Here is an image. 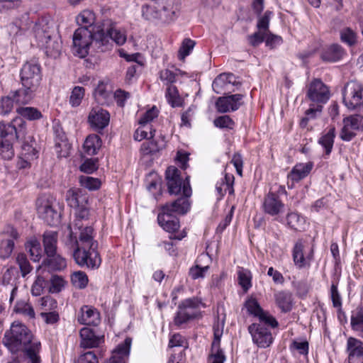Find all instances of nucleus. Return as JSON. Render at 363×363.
Returning <instances> with one entry per match:
<instances>
[{"label":"nucleus","mask_w":363,"mask_h":363,"mask_svg":"<svg viewBox=\"0 0 363 363\" xmlns=\"http://www.w3.org/2000/svg\"><path fill=\"white\" fill-rule=\"evenodd\" d=\"M175 0H169V4L164 6L162 10H157L155 6L144 5L142 9L143 16L147 20L158 19L164 23H169L172 21L176 13L178 11V6H174L171 4Z\"/></svg>","instance_id":"14"},{"label":"nucleus","mask_w":363,"mask_h":363,"mask_svg":"<svg viewBox=\"0 0 363 363\" xmlns=\"http://www.w3.org/2000/svg\"><path fill=\"white\" fill-rule=\"evenodd\" d=\"M184 196L178 198L172 203H167L161 206V211L167 213V216H171L173 213L179 214H185L190 208L189 197L191 195V189L190 185L184 184L183 186Z\"/></svg>","instance_id":"15"},{"label":"nucleus","mask_w":363,"mask_h":363,"mask_svg":"<svg viewBox=\"0 0 363 363\" xmlns=\"http://www.w3.org/2000/svg\"><path fill=\"white\" fill-rule=\"evenodd\" d=\"M363 128L362 115H350L343 119V126L340 138L343 141L349 142L356 136V130Z\"/></svg>","instance_id":"16"},{"label":"nucleus","mask_w":363,"mask_h":363,"mask_svg":"<svg viewBox=\"0 0 363 363\" xmlns=\"http://www.w3.org/2000/svg\"><path fill=\"white\" fill-rule=\"evenodd\" d=\"M351 328L363 338V306H359L351 313Z\"/></svg>","instance_id":"37"},{"label":"nucleus","mask_w":363,"mask_h":363,"mask_svg":"<svg viewBox=\"0 0 363 363\" xmlns=\"http://www.w3.org/2000/svg\"><path fill=\"white\" fill-rule=\"evenodd\" d=\"M98 246H77L68 247L72 250V257L76 264L81 267L97 269L101 264V257L97 251Z\"/></svg>","instance_id":"10"},{"label":"nucleus","mask_w":363,"mask_h":363,"mask_svg":"<svg viewBox=\"0 0 363 363\" xmlns=\"http://www.w3.org/2000/svg\"><path fill=\"white\" fill-rule=\"evenodd\" d=\"M238 282L245 291H247L252 286V274L250 270L240 268L238 272Z\"/></svg>","instance_id":"49"},{"label":"nucleus","mask_w":363,"mask_h":363,"mask_svg":"<svg viewBox=\"0 0 363 363\" xmlns=\"http://www.w3.org/2000/svg\"><path fill=\"white\" fill-rule=\"evenodd\" d=\"M201 301L196 297L186 298L178 306L174 318V323L177 327H182L201 315Z\"/></svg>","instance_id":"8"},{"label":"nucleus","mask_w":363,"mask_h":363,"mask_svg":"<svg viewBox=\"0 0 363 363\" xmlns=\"http://www.w3.org/2000/svg\"><path fill=\"white\" fill-rule=\"evenodd\" d=\"M15 96L16 92L13 94V98L8 96L1 99L2 113H11L14 107L17 113H40V111L35 108L22 106L21 104H26V103L18 101Z\"/></svg>","instance_id":"23"},{"label":"nucleus","mask_w":363,"mask_h":363,"mask_svg":"<svg viewBox=\"0 0 363 363\" xmlns=\"http://www.w3.org/2000/svg\"><path fill=\"white\" fill-rule=\"evenodd\" d=\"M343 102L350 111H363V86L357 81L347 82L343 90Z\"/></svg>","instance_id":"13"},{"label":"nucleus","mask_w":363,"mask_h":363,"mask_svg":"<svg viewBox=\"0 0 363 363\" xmlns=\"http://www.w3.org/2000/svg\"><path fill=\"white\" fill-rule=\"evenodd\" d=\"M196 45V42L190 38H184L179 50L178 57L180 60L184 61Z\"/></svg>","instance_id":"52"},{"label":"nucleus","mask_w":363,"mask_h":363,"mask_svg":"<svg viewBox=\"0 0 363 363\" xmlns=\"http://www.w3.org/2000/svg\"><path fill=\"white\" fill-rule=\"evenodd\" d=\"M220 336L219 332L215 330L214 340L211 346V354L208 357L209 363H223L225 360V356L220 348Z\"/></svg>","instance_id":"36"},{"label":"nucleus","mask_w":363,"mask_h":363,"mask_svg":"<svg viewBox=\"0 0 363 363\" xmlns=\"http://www.w3.org/2000/svg\"><path fill=\"white\" fill-rule=\"evenodd\" d=\"M18 140H22L21 155L26 160H33L38 157V151L34 147L35 140L31 135H26L24 130V135L21 136Z\"/></svg>","instance_id":"31"},{"label":"nucleus","mask_w":363,"mask_h":363,"mask_svg":"<svg viewBox=\"0 0 363 363\" xmlns=\"http://www.w3.org/2000/svg\"><path fill=\"white\" fill-rule=\"evenodd\" d=\"M85 89L82 86H74L71 92L69 104L72 106H78L84 96Z\"/></svg>","instance_id":"55"},{"label":"nucleus","mask_w":363,"mask_h":363,"mask_svg":"<svg viewBox=\"0 0 363 363\" xmlns=\"http://www.w3.org/2000/svg\"><path fill=\"white\" fill-rule=\"evenodd\" d=\"M335 138V127H331L327 133L324 134L320 138L318 143L325 149L326 155H329L331 152L334 144Z\"/></svg>","instance_id":"47"},{"label":"nucleus","mask_w":363,"mask_h":363,"mask_svg":"<svg viewBox=\"0 0 363 363\" xmlns=\"http://www.w3.org/2000/svg\"><path fill=\"white\" fill-rule=\"evenodd\" d=\"M259 320V323L262 325H267L273 328L278 327L279 323L276 318L269 314L268 312L264 311V310L262 313L257 316Z\"/></svg>","instance_id":"59"},{"label":"nucleus","mask_w":363,"mask_h":363,"mask_svg":"<svg viewBox=\"0 0 363 363\" xmlns=\"http://www.w3.org/2000/svg\"><path fill=\"white\" fill-rule=\"evenodd\" d=\"M65 197L68 206L77 210L75 219H89V196L84 191L78 188H72L67 191Z\"/></svg>","instance_id":"12"},{"label":"nucleus","mask_w":363,"mask_h":363,"mask_svg":"<svg viewBox=\"0 0 363 363\" xmlns=\"http://www.w3.org/2000/svg\"><path fill=\"white\" fill-rule=\"evenodd\" d=\"M33 31L38 45L45 50L48 56L55 59L60 55L62 41L57 37L52 38L50 27L45 20L36 23Z\"/></svg>","instance_id":"5"},{"label":"nucleus","mask_w":363,"mask_h":363,"mask_svg":"<svg viewBox=\"0 0 363 363\" xmlns=\"http://www.w3.org/2000/svg\"><path fill=\"white\" fill-rule=\"evenodd\" d=\"M42 265L48 268L49 271H62L67 267L66 259L57 252L46 255V258L43 261Z\"/></svg>","instance_id":"30"},{"label":"nucleus","mask_w":363,"mask_h":363,"mask_svg":"<svg viewBox=\"0 0 363 363\" xmlns=\"http://www.w3.org/2000/svg\"><path fill=\"white\" fill-rule=\"evenodd\" d=\"M13 311L16 313L21 314L29 319H34L35 318V313L33 307L29 302L26 301L21 300L17 301Z\"/></svg>","instance_id":"44"},{"label":"nucleus","mask_w":363,"mask_h":363,"mask_svg":"<svg viewBox=\"0 0 363 363\" xmlns=\"http://www.w3.org/2000/svg\"><path fill=\"white\" fill-rule=\"evenodd\" d=\"M236 79V77L232 73H222L213 80V89L218 94L233 92L235 89L233 86H239L241 84Z\"/></svg>","instance_id":"19"},{"label":"nucleus","mask_w":363,"mask_h":363,"mask_svg":"<svg viewBox=\"0 0 363 363\" xmlns=\"http://www.w3.org/2000/svg\"><path fill=\"white\" fill-rule=\"evenodd\" d=\"M77 321L82 325H97L100 323V313L96 308L84 305L79 311Z\"/></svg>","instance_id":"27"},{"label":"nucleus","mask_w":363,"mask_h":363,"mask_svg":"<svg viewBox=\"0 0 363 363\" xmlns=\"http://www.w3.org/2000/svg\"><path fill=\"white\" fill-rule=\"evenodd\" d=\"M65 284V280L60 276H52L50 279V286L49 291L51 293H59L64 288Z\"/></svg>","instance_id":"61"},{"label":"nucleus","mask_w":363,"mask_h":363,"mask_svg":"<svg viewBox=\"0 0 363 363\" xmlns=\"http://www.w3.org/2000/svg\"><path fill=\"white\" fill-rule=\"evenodd\" d=\"M162 146V144L152 138L144 142L141 145L140 150L143 155H154L160 152Z\"/></svg>","instance_id":"45"},{"label":"nucleus","mask_w":363,"mask_h":363,"mask_svg":"<svg viewBox=\"0 0 363 363\" xmlns=\"http://www.w3.org/2000/svg\"><path fill=\"white\" fill-rule=\"evenodd\" d=\"M26 249L28 251L30 258L34 262H38L42 257V248L40 242L33 238L26 244Z\"/></svg>","instance_id":"46"},{"label":"nucleus","mask_w":363,"mask_h":363,"mask_svg":"<svg viewBox=\"0 0 363 363\" xmlns=\"http://www.w3.org/2000/svg\"><path fill=\"white\" fill-rule=\"evenodd\" d=\"M276 305L281 312L287 313L292 309L293 298L290 292L286 291H279L274 294Z\"/></svg>","instance_id":"33"},{"label":"nucleus","mask_w":363,"mask_h":363,"mask_svg":"<svg viewBox=\"0 0 363 363\" xmlns=\"http://www.w3.org/2000/svg\"><path fill=\"white\" fill-rule=\"evenodd\" d=\"M101 144L102 142L99 135L95 134L89 135L84 143V151L89 155H96L101 148Z\"/></svg>","instance_id":"40"},{"label":"nucleus","mask_w":363,"mask_h":363,"mask_svg":"<svg viewBox=\"0 0 363 363\" xmlns=\"http://www.w3.org/2000/svg\"><path fill=\"white\" fill-rule=\"evenodd\" d=\"M313 167V163L311 162L296 164L287 175L289 188H292L294 183L299 182L306 178Z\"/></svg>","instance_id":"25"},{"label":"nucleus","mask_w":363,"mask_h":363,"mask_svg":"<svg viewBox=\"0 0 363 363\" xmlns=\"http://www.w3.org/2000/svg\"><path fill=\"white\" fill-rule=\"evenodd\" d=\"M23 116L34 121L40 118L42 115H21L9 123L0 122V155L4 160H9L13 157V141L24 135L25 120Z\"/></svg>","instance_id":"1"},{"label":"nucleus","mask_w":363,"mask_h":363,"mask_svg":"<svg viewBox=\"0 0 363 363\" xmlns=\"http://www.w3.org/2000/svg\"><path fill=\"white\" fill-rule=\"evenodd\" d=\"M126 41V35L121 30L111 26L106 29L97 28L94 35V47L98 52H104L111 49L113 43L123 45Z\"/></svg>","instance_id":"6"},{"label":"nucleus","mask_w":363,"mask_h":363,"mask_svg":"<svg viewBox=\"0 0 363 363\" xmlns=\"http://www.w3.org/2000/svg\"><path fill=\"white\" fill-rule=\"evenodd\" d=\"M42 79L40 67L35 63L26 62L21 71V81L24 89L16 91L18 101L28 103L31 99V93L40 85Z\"/></svg>","instance_id":"4"},{"label":"nucleus","mask_w":363,"mask_h":363,"mask_svg":"<svg viewBox=\"0 0 363 363\" xmlns=\"http://www.w3.org/2000/svg\"><path fill=\"white\" fill-rule=\"evenodd\" d=\"M242 98L243 95L239 94L220 96L216 102L217 111L220 113L235 111L242 105Z\"/></svg>","instance_id":"24"},{"label":"nucleus","mask_w":363,"mask_h":363,"mask_svg":"<svg viewBox=\"0 0 363 363\" xmlns=\"http://www.w3.org/2000/svg\"><path fill=\"white\" fill-rule=\"evenodd\" d=\"M131 339L126 338L112 352L111 357L105 363H125L130 353Z\"/></svg>","instance_id":"29"},{"label":"nucleus","mask_w":363,"mask_h":363,"mask_svg":"<svg viewBox=\"0 0 363 363\" xmlns=\"http://www.w3.org/2000/svg\"><path fill=\"white\" fill-rule=\"evenodd\" d=\"M110 115H89L88 122L91 128L99 133L105 128L110 122Z\"/></svg>","instance_id":"41"},{"label":"nucleus","mask_w":363,"mask_h":363,"mask_svg":"<svg viewBox=\"0 0 363 363\" xmlns=\"http://www.w3.org/2000/svg\"><path fill=\"white\" fill-rule=\"evenodd\" d=\"M284 208V204L276 194L269 192L264 197L263 209L266 213L272 216H277L283 212Z\"/></svg>","instance_id":"28"},{"label":"nucleus","mask_w":363,"mask_h":363,"mask_svg":"<svg viewBox=\"0 0 363 363\" xmlns=\"http://www.w3.org/2000/svg\"><path fill=\"white\" fill-rule=\"evenodd\" d=\"M245 307L249 313L257 317L263 311L255 298L248 299L245 302Z\"/></svg>","instance_id":"63"},{"label":"nucleus","mask_w":363,"mask_h":363,"mask_svg":"<svg viewBox=\"0 0 363 363\" xmlns=\"http://www.w3.org/2000/svg\"><path fill=\"white\" fill-rule=\"evenodd\" d=\"M304 245L301 239L298 240L293 248L292 256L293 260L296 267L299 269L304 267H310L311 262L314 257L313 247H311L306 256L303 254Z\"/></svg>","instance_id":"21"},{"label":"nucleus","mask_w":363,"mask_h":363,"mask_svg":"<svg viewBox=\"0 0 363 363\" xmlns=\"http://www.w3.org/2000/svg\"><path fill=\"white\" fill-rule=\"evenodd\" d=\"M41 345L35 344L26 350L25 355L28 359V363H41V359L39 355Z\"/></svg>","instance_id":"57"},{"label":"nucleus","mask_w":363,"mask_h":363,"mask_svg":"<svg viewBox=\"0 0 363 363\" xmlns=\"http://www.w3.org/2000/svg\"><path fill=\"white\" fill-rule=\"evenodd\" d=\"M48 284V281L43 277L38 275L31 287L32 294L35 296H40Z\"/></svg>","instance_id":"58"},{"label":"nucleus","mask_w":363,"mask_h":363,"mask_svg":"<svg viewBox=\"0 0 363 363\" xmlns=\"http://www.w3.org/2000/svg\"><path fill=\"white\" fill-rule=\"evenodd\" d=\"M96 30H91L86 26H81L77 28L73 35V53L81 57H85L89 54V49L91 45L94 48V35Z\"/></svg>","instance_id":"9"},{"label":"nucleus","mask_w":363,"mask_h":363,"mask_svg":"<svg viewBox=\"0 0 363 363\" xmlns=\"http://www.w3.org/2000/svg\"><path fill=\"white\" fill-rule=\"evenodd\" d=\"M79 180L82 186L90 191L97 190L101 186V181L99 179L89 176H81Z\"/></svg>","instance_id":"50"},{"label":"nucleus","mask_w":363,"mask_h":363,"mask_svg":"<svg viewBox=\"0 0 363 363\" xmlns=\"http://www.w3.org/2000/svg\"><path fill=\"white\" fill-rule=\"evenodd\" d=\"M157 221L159 225L169 233H174L180 228L178 218L170 219V216H167V213H163L162 211L158 214Z\"/></svg>","instance_id":"39"},{"label":"nucleus","mask_w":363,"mask_h":363,"mask_svg":"<svg viewBox=\"0 0 363 363\" xmlns=\"http://www.w3.org/2000/svg\"><path fill=\"white\" fill-rule=\"evenodd\" d=\"M341 40L352 46L357 43V35L350 28H344L340 33Z\"/></svg>","instance_id":"60"},{"label":"nucleus","mask_w":363,"mask_h":363,"mask_svg":"<svg viewBox=\"0 0 363 363\" xmlns=\"http://www.w3.org/2000/svg\"><path fill=\"white\" fill-rule=\"evenodd\" d=\"M165 176L168 191L170 194L177 195L182 190L183 191V186L184 184L190 185L188 177H186V181L184 182L181 177L180 171L174 166H170L167 169Z\"/></svg>","instance_id":"20"},{"label":"nucleus","mask_w":363,"mask_h":363,"mask_svg":"<svg viewBox=\"0 0 363 363\" xmlns=\"http://www.w3.org/2000/svg\"><path fill=\"white\" fill-rule=\"evenodd\" d=\"M80 346L83 348L97 347L101 342V338L96 336L93 330L83 328L80 330Z\"/></svg>","instance_id":"32"},{"label":"nucleus","mask_w":363,"mask_h":363,"mask_svg":"<svg viewBox=\"0 0 363 363\" xmlns=\"http://www.w3.org/2000/svg\"><path fill=\"white\" fill-rule=\"evenodd\" d=\"M95 20L94 13L90 10H84L80 13L77 17V22L79 25H84L88 27L91 26Z\"/></svg>","instance_id":"56"},{"label":"nucleus","mask_w":363,"mask_h":363,"mask_svg":"<svg viewBox=\"0 0 363 363\" xmlns=\"http://www.w3.org/2000/svg\"><path fill=\"white\" fill-rule=\"evenodd\" d=\"M157 116V115H143L138 120L140 126L134 133L133 138L136 141H141L144 139L152 138L155 136V130L152 128L150 123Z\"/></svg>","instance_id":"22"},{"label":"nucleus","mask_w":363,"mask_h":363,"mask_svg":"<svg viewBox=\"0 0 363 363\" xmlns=\"http://www.w3.org/2000/svg\"><path fill=\"white\" fill-rule=\"evenodd\" d=\"M344 54L342 48L338 45H333L321 55L324 61L335 62L342 58Z\"/></svg>","instance_id":"43"},{"label":"nucleus","mask_w":363,"mask_h":363,"mask_svg":"<svg viewBox=\"0 0 363 363\" xmlns=\"http://www.w3.org/2000/svg\"><path fill=\"white\" fill-rule=\"evenodd\" d=\"M234 176L230 174H225L224 177L218 182L216 186V189L220 197H223L226 192L229 194H233L234 189Z\"/></svg>","instance_id":"38"},{"label":"nucleus","mask_w":363,"mask_h":363,"mask_svg":"<svg viewBox=\"0 0 363 363\" xmlns=\"http://www.w3.org/2000/svg\"><path fill=\"white\" fill-rule=\"evenodd\" d=\"M58 233L56 231H45L43 235V244L45 255H51L57 252Z\"/></svg>","instance_id":"35"},{"label":"nucleus","mask_w":363,"mask_h":363,"mask_svg":"<svg viewBox=\"0 0 363 363\" xmlns=\"http://www.w3.org/2000/svg\"><path fill=\"white\" fill-rule=\"evenodd\" d=\"M2 239L0 242V258H9L14 248V241L19 238V234L13 226L8 225L1 233Z\"/></svg>","instance_id":"18"},{"label":"nucleus","mask_w":363,"mask_h":363,"mask_svg":"<svg viewBox=\"0 0 363 363\" xmlns=\"http://www.w3.org/2000/svg\"><path fill=\"white\" fill-rule=\"evenodd\" d=\"M55 199L50 195H42L36 201L38 216L51 226H55L60 222L61 215L55 206Z\"/></svg>","instance_id":"11"},{"label":"nucleus","mask_w":363,"mask_h":363,"mask_svg":"<svg viewBox=\"0 0 363 363\" xmlns=\"http://www.w3.org/2000/svg\"><path fill=\"white\" fill-rule=\"evenodd\" d=\"M39 308L41 312H48L55 310L57 307V301L50 296L42 297L38 301Z\"/></svg>","instance_id":"54"},{"label":"nucleus","mask_w":363,"mask_h":363,"mask_svg":"<svg viewBox=\"0 0 363 363\" xmlns=\"http://www.w3.org/2000/svg\"><path fill=\"white\" fill-rule=\"evenodd\" d=\"M74 363H98V359L94 352L89 351L81 354Z\"/></svg>","instance_id":"64"},{"label":"nucleus","mask_w":363,"mask_h":363,"mask_svg":"<svg viewBox=\"0 0 363 363\" xmlns=\"http://www.w3.org/2000/svg\"><path fill=\"white\" fill-rule=\"evenodd\" d=\"M349 363H363V342L350 337L347 341Z\"/></svg>","instance_id":"26"},{"label":"nucleus","mask_w":363,"mask_h":363,"mask_svg":"<svg viewBox=\"0 0 363 363\" xmlns=\"http://www.w3.org/2000/svg\"><path fill=\"white\" fill-rule=\"evenodd\" d=\"M166 97L169 104L172 107L182 106L183 100L180 97L178 89L175 86L170 85L167 87Z\"/></svg>","instance_id":"48"},{"label":"nucleus","mask_w":363,"mask_h":363,"mask_svg":"<svg viewBox=\"0 0 363 363\" xmlns=\"http://www.w3.org/2000/svg\"><path fill=\"white\" fill-rule=\"evenodd\" d=\"M307 96L311 104L305 113H316L323 111V106L330 98V91L320 79H314L308 86Z\"/></svg>","instance_id":"7"},{"label":"nucleus","mask_w":363,"mask_h":363,"mask_svg":"<svg viewBox=\"0 0 363 363\" xmlns=\"http://www.w3.org/2000/svg\"><path fill=\"white\" fill-rule=\"evenodd\" d=\"M252 341L259 347L267 348L273 342V337L271 332L264 325L260 323H252L248 327Z\"/></svg>","instance_id":"17"},{"label":"nucleus","mask_w":363,"mask_h":363,"mask_svg":"<svg viewBox=\"0 0 363 363\" xmlns=\"http://www.w3.org/2000/svg\"><path fill=\"white\" fill-rule=\"evenodd\" d=\"M71 281L76 288L82 289L87 286L89 279L85 272L78 271L72 274Z\"/></svg>","instance_id":"51"},{"label":"nucleus","mask_w":363,"mask_h":363,"mask_svg":"<svg viewBox=\"0 0 363 363\" xmlns=\"http://www.w3.org/2000/svg\"><path fill=\"white\" fill-rule=\"evenodd\" d=\"M272 12L267 11L263 16H260L258 19L257 28L259 30L264 33L269 32V25Z\"/></svg>","instance_id":"62"},{"label":"nucleus","mask_w":363,"mask_h":363,"mask_svg":"<svg viewBox=\"0 0 363 363\" xmlns=\"http://www.w3.org/2000/svg\"><path fill=\"white\" fill-rule=\"evenodd\" d=\"M94 96L97 103L101 105H109L112 102L113 94L107 89V84L99 82L94 91Z\"/></svg>","instance_id":"34"},{"label":"nucleus","mask_w":363,"mask_h":363,"mask_svg":"<svg viewBox=\"0 0 363 363\" xmlns=\"http://www.w3.org/2000/svg\"><path fill=\"white\" fill-rule=\"evenodd\" d=\"M32 339L33 335L28 328L19 321H14L10 330L5 333L4 343L13 353L21 350L26 354L28 348L35 344H40Z\"/></svg>","instance_id":"2"},{"label":"nucleus","mask_w":363,"mask_h":363,"mask_svg":"<svg viewBox=\"0 0 363 363\" xmlns=\"http://www.w3.org/2000/svg\"><path fill=\"white\" fill-rule=\"evenodd\" d=\"M89 219H74L72 223L67 226L68 235L65 241L67 247L77 246L92 247L98 246V242L94 240V230L83 221Z\"/></svg>","instance_id":"3"},{"label":"nucleus","mask_w":363,"mask_h":363,"mask_svg":"<svg viewBox=\"0 0 363 363\" xmlns=\"http://www.w3.org/2000/svg\"><path fill=\"white\" fill-rule=\"evenodd\" d=\"M286 220V225L290 228L297 231H301L304 229L305 219L297 212L288 213Z\"/></svg>","instance_id":"42"},{"label":"nucleus","mask_w":363,"mask_h":363,"mask_svg":"<svg viewBox=\"0 0 363 363\" xmlns=\"http://www.w3.org/2000/svg\"><path fill=\"white\" fill-rule=\"evenodd\" d=\"M16 263L18 264L21 273L23 277H25L33 269L26 255L23 253H20L16 257Z\"/></svg>","instance_id":"53"}]
</instances>
